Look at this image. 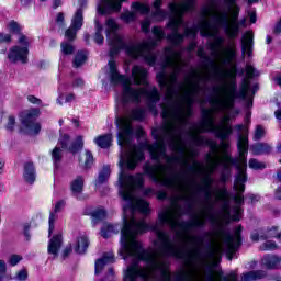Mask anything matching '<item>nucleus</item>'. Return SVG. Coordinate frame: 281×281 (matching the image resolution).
<instances>
[{
    "instance_id": "obj_7",
    "label": "nucleus",
    "mask_w": 281,
    "mask_h": 281,
    "mask_svg": "<svg viewBox=\"0 0 281 281\" xmlns=\"http://www.w3.org/2000/svg\"><path fill=\"white\" fill-rule=\"evenodd\" d=\"M106 25V40L110 45V56H116L120 49H125L127 56L131 58H143L147 65H155L157 56L153 53V49L157 47V42L166 38V33L164 29L155 26L153 29V34L156 36V40L149 38L144 40L143 42H131L126 43L122 35L117 34V22L113 19H108L105 22Z\"/></svg>"
},
{
    "instance_id": "obj_3",
    "label": "nucleus",
    "mask_w": 281,
    "mask_h": 281,
    "mask_svg": "<svg viewBox=\"0 0 281 281\" xmlns=\"http://www.w3.org/2000/svg\"><path fill=\"white\" fill-rule=\"evenodd\" d=\"M146 117V110L135 108L125 113L124 117L116 119L117 144L121 147L119 166V194L125 201L123 212H150L147 201L137 199L135 191L144 186V175L135 176L126 173V170H135L138 161H144V146L133 144V120L140 122Z\"/></svg>"
},
{
    "instance_id": "obj_42",
    "label": "nucleus",
    "mask_w": 281,
    "mask_h": 281,
    "mask_svg": "<svg viewBox=\"0 0 281 281\" xmlns=\"http://www.w3.org/2000/svg\"><path fill=\"white\" fill-rule=\"evenodd\" d=\"M265 127H262L261 125H257L256 130H255V136L254 139L256 142H258L261 137H265Z\"/></svg>"
},
{
    "instance_id": "obj_26",
    "label": "nucleus",
    "mask_w": 281,
    "mask_h": 281,
    "mask_svg": "<svg viewBox=\"0 0 281 281\" xmlns=\"http://www.w3.org/2000/svg\"><path fill=\"white\" fill-rule=\"evenodd\" d=\"M120 232V225L117 224H104L101 228L102 238H111L113 234H117Z\"/></svg>"
},
{
    "instance_id": "obj_15",
    "label": "nucleus",
    "mask_w": 281,
    "mask_h": 281,
    "mask_svg": "<svg viewBox=\"0 0 281 281\" xmlns=\"http://www.w3.org/2000/svg\"><path fill=\"white\" fill-rule=\"evenodd\" d=\"M237 49L236 42H228L227 46L224 48V56L221 58V65H232L236 60Z\"/></svg>"
},
{
    "instance_id": "obj_17",
    "label": "nucleus",
    "mask_w": 281,
    "mask_h": 281,
    "mask_svg": "<svg viewBox=\"0 0 281 281\" xmlns=\"http://www.w3.org/2000/svg\"><path fill=\"white\" fill-rule=\"evenodd\" d=\"M115 262V255L113 252H105L102 258L95 261V274L102 273L106 265H113Z\"/></svg>"
},
{
    "instance_id": "obj_62",
    "label": "nucleus",
    "mask_w": 281,
    "mask_h": 281,
    "mask_svg": "<svg viewBox=\"0 0 281 281\" xmlns=\"http://www.w3.org/2000/svg\"><path fill=\"white\" fill-rule=\"evenodd\" d=\"M274 82L281 87V74H278L276 77H273Z\"/></svg>"
},
{
    "instance_id": "obj_36",
    "label": "nucleus",
    "mask_w": 281,
    "mask_h": 281,
    "mask_svg": "<svg viewBox=\"0 0 281 281\" xmlns=\"http://www.w3.org/2000/svg\"><path fill=\"white\" fill-rule=\"evenodd\" d=\"M91 216L93 225H98V223H102L106 218V212H93Z\"/></svg>"
},
{
    "instance_id": "obj_18",
    "label": "nucleus",
    "mask_w": 281,
    "mask_h": 281,
    "mask_svg": "<svg viewBox=\"0 0 281 281\" xmlns=\"http://www.w3.org/2000/svg\"><path fill=\"white\" fill-rule=\"evenodd\" d=\"M60 247H63V235L57 234L53 236L48 243V254L53 256V258H58V251H60Z\"/></svg>"
},
{
    "instance_id": "obj_5",
    "label": "nucleus",
    "mask_w": 281,
    "mask_h": 281,
    "mask_svg": "<svg viewBox=\"0 0 281 281\" xmlns=\"http://www.w3.org/2000/svg\"><path fill=\"white\" fill-rule=\"evenodd\" d=\"M109 79L111 85H122L123 90L121 94V102L123 104H139L142 100H146L147 106L154 115H157V102H159V91L155 87L148 86V70L142 66H134L132 68V79L117 71V65L113 59L109 61Z\"/></svg>"
},
{
    "instance_id": "obj_27",
    "label": "nucleus",
    "mask_w": 281,
    "mask_h": 281,
    "mask_svg": "<svg viewBox=\"0 0 281 281\" xmlns=\"http://www.w3.org/2000/svg\"><path fill=\"white\" fill-rule=\"evenodd\" d=\"M79 166L85 170H89L93 167V154L86 150L85 155L79 158Z\"/></svg>"
},
{
    "instance_id": "obj_57",
    "label": "nucleus",
    "mask_w": 281,
    "mask_h": 281,
    "mask_svg": "<svg viewBox=\"0 0 281 281\" xmlns=\"http://www.w3.org/2000/svg\"><path fill=\"white\" fill-rule=\"evenodd\" d=\"M33 0H18V3H20V5H22L23 8H27Z\"/></svg>"
},
{
    "instance_id": "obj_53",
    "label": "nucleus",
    "mask_w": 281,
    "mask_h": 281,
    "mask_svg": "<svg viewBox=\"0 0 281 281\" xmlns=\"http://www.w3.org/2000/svg\"><path fill=\"white\" fill-rule=\"evenodd\" d=\"M213 69L216 78H221V76L223 75V70L221 69V67H218V65L216 64H213Z\"/></svg>"
},
{
    "instance_id": "obj_54",
    "label": "nucleus",
    "mask_w": 281,
    "mask_h": 281,
    "mask_svg": "<svg viewBox=\"0 0 281 281\" xmlns=\"http://www.w3.org/2000/svg\"><path fill=\"white\" fill-rule=\"evenodd\" d=\"M247 199H249L250 203H257V201H260V195L248 194Z\"/></svg>"
},
{
    "instance_id": "obj_24",
    "label": "nucleus",
    "mask_w": 281,
    "mask_h": 281,
    "mask_svg": "<svg viewBox=\"0 0 281 281\" xmlns=\"http://www.w3.org/2000/svg\"><path fill=\"white\" fill-rule=\"evenodd\" d=\"M23 177L26 183H33L34 181H36V169L34 168V164L26 162L24 165Z\"/></svg>"
},
{
    "instance_id": "obj_50",
    "label": "nucleus",
    "mask_w": 281,
    "mask_h": 281,
    "mask_svg": "<svg viewBox=\"0 0 281 281\" xmlns=\"http://www.w3.org/2000/svg\"><path fill=\"white\" fill-rule=\"evenodd\" d=\"M56 23H57V25H60V26L65 25V14L64 13L60 12L57 14Z\"/></svg>"
},
{
    "instance_id": "obj_41",
    "label": "nucleus",
    "mask_w": 281,
    "mask_h": 281,
    "mask_svg": "<svg viewBox=\"0 0 281 281\" xmlns=\"http://www.w3.org/2000/svg\"><path fill=\"white\" fill-rule=\"evenodd\" d=\"M7 27L9 32H12L13 34H19L21 32V25L14 21L9 22Z\"/></svg>"
},
{
    "instance_id": "obj_10",
    "label": "nucleus",
    "mask_w": 281,
    "mask_h": 281,
    "mask_svg": "<svg viewBox=\"0 0 281 281\" xmlns=\"http://www.w3.org/2000/svg\"><path fill=\"white\" fill-rule=\"evenodd\" d=\"M32 40L24 34H20L18 37V45L10 48L8 58L11 63H27V56L30 54V44Z\"/></svg>"
},
{
    "instance_id": "obj_52",
    "label": "nucleus",
    "mask_w": 281,
    "mask_h": 281,
    "mask_svg": "<svg viewBox=\"0 0 281 281\" xmlns=\"http://www.w3.org/2000/svg\"><path fill=\"white\" fill-rule=\"evenodd\" d=\"M65 205H66V203L63 200L57 202L55 205V212H60V211L65 210Z\"/></svg>"
},
{
    "instance_id": "obj_22",
    "label": "nucleus",
    "mask_w": 281,
    "mask_h": 281,
    "mask_svg": "<svg viewBox=\"0 0 281 281\" xmlns=\"http://www.w3.org/2000/svg\"><path fill=\"white\" fill-rule=\"evenodd\" d=\"M76 254H87L89 249V237L87 235H80L74 246Z\"/></svg>"
},
{
    "instance_id": "obj_30",
    "label": "nucleus",
    "mask_w": 281,
    "mask_h": 281,
    "mask_svg": "<svg viewBox=\"0 0 281 281\" xmlns=\"http://www.w3.org/2000/svg\"><path fill=\"white\" fill-rule=\"evenodd\" d=\"M52 159L55 170L60 169V162L63 161V149L60 147H55L52 151Z\"/></svg>"
},
{
    "instance_id": "obj_23",
    "label": "nucleus",
    "mask_w": 281,
    "mask_h": 281,
    "mask_svg": "<svg viewBox=\"0 0 281 281\" xmlns=\"http://www.w3.org/2000/svg\"><path fill=\"white\" fill-rule=\"evenodd\" d=\"M83 188H85V176H77L70 182V190L75 196L82 194Z\"/></svg>"
},
{
    "instance_id": "obj_9",
    "label": "nucleus",
    "mask_w": 281,
    "mask_h": 281,
    "mask_svg": "<svg viewBox=\"0 0 281 281\" xmlns=\"http://www.w3.org/2000/svg\"><path fill=\"white\" fill-rule=\"evenodd\" d=\"M240 232H243V228L239 226L234 234L226 233L220 240L214 241L206 252V260L218 262L222 254H226L228 260H233L234 254L240 247Z\"/></svg>"
},
{
    "instance_id": "obj_51",
    "label": "nucleus",
    "mask_w": 281,
    "mask_h": 281,
    "mask_svg": "<svg viewBox=\"0 0 281 281\" xmlns=\"http://www.w3.org/2000/svg\"><path fill=\"white\" fill-rule=\"evenodd\" d=\"M16 280H26L27 279V271L21 270L16 273Z\"/></svg>"
},
{
    "instance_id": "obj_35",
    "label": "nucleus",
    "mask_w": 281,
    "mask_h": 281,
    "mask_svg": "<svg viewBox=\"0 0 281 281\" xmlns=\"http://www.w3.org/2000/svg\"><path fill=\"white\" fill-rule=\"evenodd\" d=\"M60 47L64 56H70L75 52L74 45H71L69 42H63Z\"/></svg>"
},
{
    "instance_id": "obj_19",
    "label": "nucleus",
    "mask_w": 281,
    "mask_h": 281,
    "mask_svg": "<svg viewBox=\"0 0 281 281\" xmlns=\"http://www.w3.org/2000/svg\"><path fill=\"white\" fill-rule=\"evenodd\" d=\"M262 267L266 269H281V257L276 255H266L261 259Z\"/></svg>"
},
{
    "instance_id": "obj_44",
    "label": "nucleus",
    "mask_w": 281,
    "mask_h": 281,
    "mask_svg": "<svg viewBox=\"0 0 281 281\" xmlns=\"http://www.w3.org/2000/svg\"><path fill=\"white\" fill-rule=\"evenodd\" d=\"M277 106L278 109L274 111V116L279 122H281V95L277 97Z\"/></svg>"
},
{
    "instance_id": "obj_55",
    "label": "nucleus",
    "mask_w": 281,
    "mask_h": 281,
    "mask_svg": "<svg viewBox=\"0 0 281 281\" xmlns=\"http://www.w3.org/2000/svg\"><path fill=\"white\" fill-rule=\"evenodd\" d=\"M71 251H72L71 245L66 246V248L63 251V258H67V256H69Z\"/></svg>"
},
{
    "instance_id": "obj_4",
    "label": "nucleus",
    "mask_w": 281,
    "mask_h": 281,
    "mask_svg": "<svg viewBox=\"0 0 281 281\" xmlns=\"http://www.w3.org/2000/svg\"><path fill=\"white\" fill-rule=\"evenodd\" d=\"M258 76V70L250 64L246 65V78H244L239 92L236 78H233L228 82L225 97L217 95L209 100L211 109L203 110V120L199 125H194L191 131L195 133H214L218 139H227L232 135L234 128L229 125L232 116L225 114L220 125H216V120L212 113H223V111H229L234 109V102L239 98L240 100H247L251 93V78Z\"/></svg>"
},
{
    "instance_id": "obj_46",
    "label": "nucleus",
    "mask_w": 281,
    "mask_h": 281,
    "mask_svg": "<svg viewBox=\"0 0 281 281\" xmlns=\"http://www.w3.org/2000/svg\"><path fill=\"white\" fill-rule=\"evenodd\" d=\"M16 124V119L14 116H9L8 117V123H7V131H14V126Z\"/></svg>"
},
{
    "instance_id": "obj_63",
    "label": "nucleus",
    "mask_w": 281,
    "mask_h": 281,
    "mask_svg": "<svg viewBox=\"0 0 281 281\" xmlns=\"http://www.w3.org/2000/svg\"><path fill=\"white\" fill-rule=\"evenodd\" d=\"M60 5H63V1L61 0H54L53 8L55 10H56V8H60Z\"/></svg>"
},
{
    "instance_id": "obj_39",
    "label": "nucleus",
    "mask_w": 281,
    "mask_h": 281,
    "mask_svg": "<svg viewBox=\"0 0 281 281\" xmlns=\"http://www.w3.org/2000/svg\"><path fill=\"white\" fill-rule=\"evenodd\" d=\"M248 166L252 170H262L265 168V164H262L254 158L249 160Z\"/></svg>"
},
{
    "instance_id": "obj_47",
    "label": "nucleus",
    "mask_w": 281,
    "mask_h": 281,
    "mask_svg": "<svg viewBox=\"0 0 281 281\" xmlns=\"http://www.w3.org/2000/svg\"><path fill=\"white\" fill-rule=\"evenodd\" d=\"M12 41V36L8 33H0V44L1 43H10Z\"/></svg>"
},
{
    "instance_id": "obj_1",
    "label": "nucleus",
    "mask_w": 281,
    "mask_h": 281,
    "mask_svg": "<svg viewBox=\"0 0 281 281\" xmlns=\"http://www.w3.org/2000/svg\"><path fill=\"white\" fill-rule=\"evenodd\" d=\"M164 69H171V74L165 70L157 74L159 87L165 91V103L161 104V116L164 124L156 143L145 145L156 165H146L145 175H148L155 183H161L170 190L183 192V182L179 175L172 172V165L179 164L181 168H188L192 175H199V162L193 160V166L188 161V149L183 140V128L188 124V119L192 117V105L194 102L203 104V99H199L201 85L199 80L193 81L192 77H187L186 83L179 82V74L183 71L186 61L181 52L175 50L172 46L165 49Z\"/></svg>"
},
{
    "instance_id": "obj_45",
    "label": "nucleus",
    "mask_w": 281,
    "mask_h": 281,
    "mask_svg": "<svg viewBox=\"0 0 281 281\" xmlns=\"http://www.w3.org/2000/svg\"><path fill=\"white\" fill-rule=\"evenodd\" d=\"M142 31L145 32V34H148L150 32V19L146 18L140 23Z\"/></svg>"
},
{
    "instance_id": "obj_2",
    "label": "nucleus",
    "mask_w": 281,
    "mask_h": 281,
    "mask_svg": "<svg viewBox=\"0 0 281 281\" xmlns=\"http://www.w3.org/2000/svg\"><path fill=\"white\" fill-rule=\"evenodd\" d=\"M237 133H241L238 136L237 150L239 153L237 158H232L227 149L229 144L225 139H221L222 157L218 156V143L215 140L201 136V133L190 131L189 135L194 146H210L214 156L207 154L211 172H214L218 166H222L224 170H229L232 166H235L237 173L234 181L235 195H232L227 189H220L217 192L212 191V183L214 179L206 176L203 179V184H196L194 191H190L182 194L183 201L194 204L200 203L205 210H212L214 205L222 203L224 212L229 211V205L234 201L236 207H240V204L245 202L243 192H245V184L247 183V153L249 151V137L247 133L249 130L247 126L239 124L235 126Z\"/></svg>"
},
{
    "instance_id": "obj_60",
    "label": "nucleus",
    "mask_w": 281,
    "mask_h": 281,
    "mask_svg": "<svg viewBox=\"0 0 281 281\" xmlns=\"http://www.w3.org/2000/svg\"><path fill=\"white\" fill-rule=\"evenodd\" d=\"M274 198H276L278 201H281V188L276 189V191H274Z\"/></svg>"
},
{
    "instance_id": "obj_28",
    "label": "nucleus",
    "mask_w": 281,
    "mask_h": 281,
    "mask_svg": "<svg viewBox=\"0 0 281 281\" xmlns=\"http://www.w3.org/2000/svg\"><path fill=\"white\" fill-rule=\"evenodd\" d=\"M221 218H223L222 223H224V224L234 223V222H238L243 218V213L241 212L222 213Z\"/></svg>"
},
{
    "instance_id": "obj_32",
    "label": "nucleus",
    "mask_w": 281,
    "mask_h": 281,
    "mask_svg": "<svg viewBox=\"0 0 281 281\" xmlns=\"http://www.w3.org/2000/svg\"><path fill=\"white\" fill-rule=\"evenodd\" d=\"M95 27H97V32L94 35V43H97V45H102V43H104V35H102V31L104 29L98 21H95Z\"/></svg>"
},
{
    "instance_id": "obj_16",
    "label": "nucleus",
    "mask_w": 281,
    "mask_h": 281,
    "mask_svg": "<svg viewBox=\"0 0 281 281\" xmlns=\"http://www.w3.org/2000/svg\"><path fill=\"white\" fill-rule=\"evenodd\" d=\"M241 54H246L248 58H251L254 54V32L247 31L241 36Z\"/></svg>"
},
{
    "instance_id": "obj_29",
    "label": "nucleus",
    "mask_w": 281,
    "mask_h": 281,
    "mask_svg": "<svg viewBox=\"0 0 281 281\" xmlns=\"http://www.w3.org/2000/svg\"><path fill=\"white\" fill-rule=\"evenodd\" d=\"M254 155H267L271 150V145L267 143H258L251 147Z\"/></svg>"
},
{
    "instance_id": "obj_33",
    "label": "nucleus",
    "mask_w": 281,
    "mask_h": 281,
    "mask_svg": "<svg viewBox=\"0 0 281 281\" xmlns=\"http://www.w3.org/2000/svg\"><path fill=\"white\" fill-rule=\"evenodd\" d=\"M87 60V54L85 52H78L74 59V67H81Z\"/></svg>"
},
{
    "instance_id": "obj_31",
    "label": "nucleus",
    "mask_w": 281,
    "mask_h": 281,
    "mask_svg": "<svg viewBox=\"0 0 281 281\" xmlns=\"http://www.w3.org/2000/svg\"><path fill=\"white\" fill-rule=\"evenodd\" d=\"M132 10H134V12H138L139 14H148V12H150V7H148V4L134 2L132 3Z\"/></svg>"
},
{
    "instance_id": "obj_40",
    "label": "nucleus",
    "mask_w": 281,
    "mask_h": 281,
    "mask_svg": "<svg viewBox=\"0 0 281 281\" xmlns=\"http://www.w3.org/2000/svg\"><path fill=\"white\" fill-rule=\"evenodd\" d=\"M262 251H273V249H278V245L274 241L268 240L261 246Z\"/></svg>"
},
{
    "instance_id": "obj_43",
    "label": "nucleus",
    "mask_w": 281,
    "mask_h": 281,
    "mask_svg": "<svg viewBox=\"0 0 281 281\" xmlns=\"http://www.w3.org/2000/svg\"><path fill=\"white\" fill-rule=\"evenodd\" d=\"M23 260V257H21V255H11L9 257V265H11V267H16V265Z\"/></svg>"
},
{
    "instance_id": "obj_37",
    "label": "nucleus",
    "mask_w": 281,
    "mask_h": 281,
    "mask_svg": "<svg viewBox=\"0 0 281 281\" xmlns=\"http://www.w3.org/2000/svg\"><path fill=\"white\" fill-rule=\"evenodd\" d=\"M121 19L125 23H133V21L137 19V15L135 14V12L125 11L122 13Z\"/></svg>"
},
{
    "instance_id": "obj_6",
    "label": "nucleus",
    "mask_w": 281,
    "mask_h": 281,
    "mask_svg": "<svg viewBox=\"0 0 281 281\" xmlns=\"http://www.w3.org/2000/svg\"><path fill=\"white\" fill-rule=\"evenodd\" d=\"M224 3L229 5V10L234 8L233 19L229 20L228 12L213 13L212 7H203L202 16H212V21L201 20L198 25H193L192 27L184 29V37L191 36L194 38L198 32L200 31L201 36H206L209 38H215V43L210 45V49H212V55L217 56L216 47H223V43L225 40L218 34H221V30H224L225 34L228 38H237L238 34H240V24H238V5H236L235 0H225Z\"/></svg>"
},
{
    "instance_id": "obj_25",
    "label": "nucleus",
    "mask_w": 281,
    "mask_h": 281,
    "mask_svg": "<svg viewBox=\"0 0 281 281\" xmlns=\"http://www.w3.org/2000/svg\"><path fill=\"white\" fill-rule=\"evenodd\" d=\"M94 144H97L99 148H111L113 144V134H104L95 137Z\"/></svg>"
},
{
    "instance_id": "obj_38",
    "label": "nucleus",
    "mask_w": 281,
    "mask_h": 281,
    "mask_svg": "<svg viewBox=\"0 0 281 281\" xmlns=\"http://www.w3.org/2000/svg\"><path fill=\"white\" fill-rule=\"evenodd\" d=\"M262 240H266V238H281V234L278 233V228H271L267 232L266 235H261Z\"/></svg>"
},
{
    "instance_id": "obj_59",
    "label": "nucleus",
    "mask_w": 281,
    "mask_h": 281,
    "mask_svg": "<svg viewBox=\"0 0 281 281\" xmlns=\"http://www.w3.org/2000/svg\"><path fill=\"white\" fill-rule=\"evenodd\" d=\"M198 56H199L200 58H207V56L205 55V49L202 48V47H200V48L198 49Z\"/></svg>"
},
{
    "instance_id": "obj_13",
    "label": "nucleus",
    "mask_w": 281,
    "mask_h": 281,
    "mask_svg": "<svg viewBox=\"0 0 281 281\" xmlns=\"http://www.w3.org/2000/svg\"><path fill=\"white\" fill-rule=\"evenodd\" d=\"M126 0H100L97 7L99 14H113L122 10V3Z\"/></svg>"
},
{
    "instance_id": "obj_56",
    "label": "nucleus",
    "mask_w": 281,
    "mask_h": 281,
    "mask_svg": "<svg viewBox=\"0 0 281 281\" xmlns=\"http://www.w3.org/2000/svg\"><path fill=\"white\" fill-rule=\"evenodd\" d=\"M194 49H196V43L191 42V43L188 45V47H187V52H188L189 54H192V52H194Z\"/></svg>"
},
{
    "instance_id": "obj_11",
    "label": "nucleus",
    "mask_w": 281,
    "mask_h": 281,
    "mask_svg": "<svg viewBox=\"0 0 281 281\" xmlns=\"http://www.w3.org/2000/svg\"><path fill=\"white\" fill-rule=\"evenodd\" d=\"M78 5L79 7L72 16L70 27L66 30L65 33V38H67V41H75L78 31L82 29L85 23V16L82 15V12L87 10V0H78Z\"/></svg>"
},
{
    "instance_id": "obj_20",
    "label": "nucleus",
    "mask_w": 281,
    "mask_h": 281,
    "mask_svg": "<svg viewBox=\"0 0 281 281\" xmlns=\"http://www.w3.org/2000/svg\"><path fill=\"white\" fill-rule=\"evenodd\" d=\"M111 179V165H104L101 170H99L98 177L94 181L95 188H100Z\"/></svg>"
},
{
    "instance_id": "obj_61",
    "label": "nucleus",
    "mask_w": 281,
    "mask_h": 281,
    "mask_svg": "<svg viewBox=\"0 0 281 281\" xmlns=\"http://www.w3.org/2000/svg\"><path fill=\"white\" fill-rule=\"evenodd\" d=\"M72 85L74 87H82V85H85V81L82 79H76Z\"/></svg>"
},
{
    "instance_id": "obj_48",
    "label": "nucleus",
    "mask_w": 281,
    "mask_h": 281,
    "mask_svg": "<svg viewBox=\"0 0 281 281\" xmlns=\"http://www.w3.org/2000/svg\"><path fill=\"white\" fill-rule=\"evenodd\" d=\"M7 266L3 260L0 259V281H3V276H5Z\"/></svg>"
},
{
    "instance_id": "obj_34",
    "label": "nucleus",
    "mask_w": 281,
    "mask_h": 281,
    "mask_svg": "<svg viewBox=\"0 0 281 281\" xmlns=\"http://www.w3.org/2000/svg\"><path fill=\"white\" fill-rule=\"evenodd\" d=\"M56 221H58V213L54 212L50 213L49 218H48V236H52V234L54 233V229L56 227Z\"/></svg>"
},
{
    "instance_id": "obj_64",
    "label": "nucleus",
    "mask_w": 281,
    "mask_h": 281,
    "mask_svg": "<svg viewBox=\"0 0 281 281\" xmlns=\"http://www.w3.org/2000/svg\"><path fill=\"white\" fill-rule=\"evenodd\" d=\"M74 100H75L74 94H68V95L66 97V99H65V102H74Z\"/></svg>"
},
{
    "instance_id": "obj_49",
    "label": "nucleus",
    "mask_w": 281,
    "mask_h": 281,
    "mask_svg": "<svg viewBox=\"0 0 281 281\" xmlns=\"http://www.w3.org/2000/svg\"><path fill=\"white\" fill-rule=\"evenodd\" d=\"M27 101L31 102V104H43V101L34 95H29Z\"/></svg>"
},
{
    "instance_id": "obj_14",
    "label": "nucleus",
    "mask_w": 281,
    "mask_h": 281,
    "mask_svg": "<svg viewBox=\"0 0 281 281\" xmlns=\"http://www.w3.org/2000/svg\"><path fill=\"white\" fill-rule=\"evenodd\" d=\"M59 144L64 150H69V153H72V155H76L78 150H82L85 146V140L82 139V136H77L75 142L69 146V135H63L59 139Z\"/></svg>"
},
{
    "instance_id": "obj_12",
    "label": "nucleus",
    "mask_w": 281,
    "mask_h": 281,
    "mask_svg": "<svg viewBox=\"0 0 281 281\" xmlns=\"http://www.w3.org/2000/svg\"><path fill=\"white\" fill-rule=\"evenodd\" d=\"M41 115V110L30 109L21 114L22 126H24L27 135H38L41 133V124L36 122Z\"/></svg>"
},
{
    "instance_id": "obj_8",
    "label": "nucleus",
    "mask_w": 281,
    "mask_h": 281,
    "mask_svg": "<svg viewBox=\"0 0 281 281\" xmlns=\"http://www.w3.org/2000/svg\"><path fill=\"white\" fill-rule=\"evenodd\" d=\"M164 1L162 0H154V10L151 12L153 19L156 21H164L168 18V12L161 9ZM196 5V0H184L180 3L172 1L169 3V22L167 27L171 30V33L167 36V41L173 45V47H179L181 43H183L186 38V33H179V27H189L188 24L183 21V14L186 12L194 11Z\"/></svg>"
},
{
    "instance_id": "obj_58",
    "label": "nucleus",
    "mask_w": 281,
    "mask_h": 281,
    "mask_svg": "<svg viewBox=\"0 0 281 281\" xmlns=\"http://www.w3.org/2000/svg\"><path fill=\"white\" fill-rule=\"evenodd\" d=\"M262 234H259V233H252L251 234V240H255V241H258V240H260V238L262 239Z\"/></svg>"
},
{
    "instance_id": "obj_21",
    "label": "nucleus",
    "mask_w": 281,
    "mask_h": 281,
    "mask_svg": "<svg viewBox=\"0 0 281 281\" xmlns=\"http://www.w3.org/2000/svg\"><path fill=\"white\" fill-rule=\"evenodd\" d=\"M265 278H267V271L265 270H251L241 273V281L265 280Z\"/></svg>"
}]
</instances>
